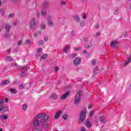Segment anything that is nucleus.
I'll list each match as a JSON object with an SVG mask.
<instances>
[{
	"mask_svg": "<svg viewBox=\"0 0 131 131\" xmlns=\"http://www.w3.org/2000/svg\"><path fill=\"white\" fill-rule=\"evenodd\" d=\"M50 118V116L46 113H40L36 116L33 121L34 126L35 127L41 125L42 128L47 129L49 128L50 124L47 122Z\"/></svg>",
	"mask_w": 131,
	"mask_h": 131,
	"instance_id": "nucleus-1",
	"label": "nucleus"
},
{
	"mask_svg": "<svg viewBox=\"0 0 131 131\" xmlns=\"http://www.w3.org/2000/svg\"><path fill=\"white\" fill-rule=\"evenodd\" d=\"M81 96H82V93L81 92H78L77 93L74 99V104H75V105H78V104L80 103Z\"/></svg>",
	"mask_w": 131,
	"mask_h": 131,
	"instance_id": "nucleus-2",
	"label": "nucleus"
},
{
	"mask_svg": "<svg viewBox=\"0 0 131 131\" xmlns=\"http://www.w3.org/2000/svg\"><path fill=\"white\" fill-rule=\"evenodd\" d=\"M20 71L21 73L20 74V75L21 77H24V76H27V67H23L20 68Z\"/></svg>",
	"mask_w": 131,
	"mask_h": 131,
	"instance_id": "nucleus-3",
	"label": "nucleus"
},
{
	"mask_svg": "<svg viewBox=\"0 0 131 131\" xmlns=\"http://www.w3.org/2000/svg\"><path fill=\"white\" fill-rule=\"evenodd\" d=\"M80 120L82 122H83L85 120V117L86 116V113L85 111H82L80 113Z\"/></svg>",
	"mask_w": 131,
	"mask_h": 131,
	"instance_id": "nucleus-4",
	"label": "nucleus"
},
{
	"mask_svg": "<svg viewBox=\"0 0 131 131\" xmlns=\"http://www.w3.org/2000/svg\"><path fill=\"white\" fill-rule=\"evenodd\" d=\"M81 63V59L80 57H77L74 60V64L75 66H78Z\"/></svg>",
	"mask_w": 131,
	"mask_h": 131,
	"instance_id": "nucleus-5",
	"label": "nucleus"
},
{
	"mask_svg": "<svg viewBox=\"0 0 131 131\" xmlns=\"http://www.w3.org/2000/svg\"><path fill=\"white\" fill-rule=\"evenodd\" d=\"M47 19L48 20V25L50 27L54 26V23H53V21H52V19H53V17H52L51 16H48Z\"/></svg>",
	"mask_w": 131,
	"mask_h": 131,
	"instance_id": "nucleus-6",
	"label": "nucleus"
},
{
	"mask_svg": "<svg viewBox=\"0 0 131 131\" xmlns=\"http://www.w3.org/2000/svg\"><path fill=\"white\" fill-rule=\"evenodd\" d=\"M35 25H36V24L35 23V18H33L31 20L30 23V28H33Z\"/></svg>",
	"mask_w": 131,
	"mask_h": 131,
	"instance_id": "nucleus-7",
	"label": "nucleus"
},
{
	"mask_svg": "<svg viewBox=\"0 0 131 131\" xmlns=\"http://www.w3.org/2000/svg\"><path fill=\"white\" fill-rule=\"evenodd\" d=\"M69 95H70V92L68 91L64 95L61 96V100H65V99H66L68 97V96H69Z\"/></svg>",
	"mask_w": 131,
	"mask_h": 131,
	"instance_id": "nucleus-8",
	"label": "nucleus"
},
{
	"mask_svg": "<svg viewBox=\"0 0 131 131\" xmlns=\"http://www.w3.org/2000/svg\"><path fill=\"white\" fill-rule=\"evenodd\" d=\"M85 125L88 128L92 127V124L91 123V121L89 119L86 120Z\"/></svg>",
	"mask_w": 131,
	"mask_h": 131,
	"instance_id": "nucleus-9",
	"label": "nucleus"
},
{
	"mask_svg": "<svg viewBox=\"0 0 131 131\" xmlns=\"http://www.w3.org/2000/svg\"><path fill=\"white\" fill-rule=\"evenodd\" d=\"M5 30L6 33H9L10 32V30L11 29V26L10 25L6 24L5 25Z\"/></svg>",
	"mask_w": 131,
	"mask_h": 131,
	"instance_id": "nucleus-10",
	"label": "nucleus"
},
{
	"mask_svg": "<svg viewBox=\"0 0 131 131\" xmlns=\"http://www.w3.org/2000/svg\"><path fill=\"white\" fill-rule=\"evenodd\" d=\"M62 113V111H61V110H59L56 113V114L55 115L54 118L55 119H58V118H59V117H60V115H61V114Z\"/></svg>",
	"mask_w": 131,
	"mask_h": 131,
	"instance_id": "nucleus-11",
	"label": "nucleus"
},
{
	"mask_svg": "<svg viewBox=\"0 0 131 131\" xmlns=\"http://www.w3.org/2000/svg\"><path fill=\"white\" fill-rule=\"evenodd\" d=\"M8 111V108L6 107H4V105H0V112H3V113L5 112H7Z\"/></svg>",
	"mask_w": 131,
	"mask_h": 131,
	"instance_id": "nucleus-12",
	"label": "nucleus"
},
{
	"mask_svg": "<svg viewBox=\"0 0 131 131\" xmlns=\"http://www.w3.org/2000/svg\"><path fill=\"white\" fill-rule=\"evenodd\" d=\"M92 42H93V40L91 39L89 43L85 45V49H90V48H92L93 47V44Z\"/></svg>",
	"mask_w": 131,
	"mask_h": 131,
	"instance_id": "nucleus-13",
	"label": "nucleus"
},
{
	"mask_svg": "<svg viewBox=\"0 0 131 131\" xmlns=\"http://www.w3.org/2000/svg\"><path fill=\"white\" fill-rule=\"evenodd\" d=\"M130 62H131V56L129 55V56H128V58H127V61H126L125 62V63H124V64L123 66H124V67L127 66V65H128V63H130Z\"/></svg>",
	"mask_w": 131,
	"mask_h": 131,
	"instance_id": "nucleus-14",
	"label": "nucleus"
},
{
	"mask_svg": "<svg viewBox=\"0 0 131 131\" xmlns=\"http://www.w3.org/2000/svg\"><path fill=\"white\" fill-rule=\"evenodd\" d=\"M118 41H113L111 42L110 46L114 49H115L116 48V45L117 44Z\"/></svg>",
	"mask_w": 131,
	"mask_h": 131,
	"instance_id": "nucleus-15",
	"label": "nucleus"
},
{
	"mask_svg": "<svg viewBox=\"0 0 131 131\" xmlns=\"http://www.w3.org/2000/svg\"><path fill=\"white\" fill-rule=\"evenodd\" d=\"M48 7H49V2H48V1H45L43 3V9H48Z\"/></svg>",
	"mask_w": 131,
	"mask_h": 131,
	"instance_id": "nucleus-16",
	"label": "nucleus"
},
{
	"mask_svg": "<svg viewBox=\"0 0 131 131\" xmlns=\"http://www.w3.org/2000/svg\"><path fill=\"white\" fill-rule=\"evenodd\" d=\"M62 117L64 120H67L68 119V115L67 113H64L62 115Z\"/></svg>",
	"mask_w": 131,
	"mask_h": 131,
	"instance_id": "nucleus-17",
	"label": "nucleus"
},
{
	"mask_svg": "<svg viewBox=\"0 0 131 131\" xmlns=\"http://www.w3.org/2000/svg\"><path fill=\"white\" fill-rule=\"evenodd\" d=\"M73 18L74 19V20H75V21H76V22H80V19L79 18V17L77 15H74L73 16Z\"/></svg>",
	"mask_w": 131,
	"mask_h": 131,
	"instance_id": "nucleus-18",
	"label": "nucleus"
},
{
	"mask_svg": "<svg viewBox=\"0 0 131 131\" xmlns=\"http://www.w3.org/2000/svg\"><path fill=\"white\" fill-rule=\"evenodd\" d=\"M57 98H58V96L55 93H52L51 94V98H52L53 100H55V99H57Z\"/></svg>",
	"mask_w": 131,
	"mask_h": 131,
	"instance_id": "nucleus-19",
	"label": "nucleus"
},
{
	"mask_svg": "<svg viewBox=\"0 0 131 131\" xmlns=\"http://www.w3.org/2000/svg\"><path fill=\"white\" fill-rule=\"evenodd\" d=\"M114 14H115L116 15L118 14V13H119V8H118V7H116L114 9Z\"/></svg>",
	"mask_w": 131,
	"mask_h": 131,
	"instance_id": "nucleus-20",
	"label": "nucleus"
},
{
	"mask_svg": "<svg viewBox=\"0 0 131 131\" xmlns=\"http://www.w3.org/2000/svg\"><path fill=\"white\" fill-rule=\"evenodd\" d=\"M104 116H101V117H100V118H99V121H100V122H101V123H105V121H104Z\"/></svg>",
	"mask_w": 131,
	"mask_h": 131,
	"instance_id": "nucleus-21",
	"label": "nucleus"
},
{
	"mask_svg": "<svg viewBox=\"0 0 131 131\" xmlns=\"http://www.w3.org/2000/svg\"><path fill=\"white\" fill-rule=\"evenodd\" d=\"M10 83V81L8 80H5L3 81V83H1V85H5L6 84H8Z\"/></svg>",
	"mask_w": 131,
	"mask_h": 131,
	"instance_id": "nucleus-22",
	"label": "nucleus"
},
{
	"mask_svg": "<svg viewBox=\"0 0 131 131\" xmlns=\"http://www.w3.org/2000/svg\"><path fill=\"white\" fill-rule=\"evenodd\" d=\"M1 119H3V120H6V119H8V116L6 115H2L1 116Z\"/></svg>",
	"mask_w": 131,
	"mask_h": 131,
	"instance_id": "nucleus-23",
	"label": "nucleus"
},
{
	"mask_svg": "<svg viewBox=\"0 0 131 131\" xmlns=\"http://www.w3.org/2000/svg\"><path fill=\"white\" fill-rule=\"evenodd\" d=\"M48 58V54H44L40 57V60H42V59H47Z\"/></svg>",
	"mask_w": 131,
	"mask_h": 131,
	"instance_id": "nucleus-24",
	"label": "nucleus"
},
{
	"mask_svg": "<svg viewBox=\"0 0 131 131\" xmlns=\"http://www.w3.org/2000/svg\"><path fill=\"white\" fill-rule=\"evenodd\" d=\"M10 92H11V93H12V94H16L17 93V90H16V89H10Z\"/></svg>",
	"mask_w": 131,
	"mask_h": 131,
	"instance_id": "nucleus-25",
	"label": "nucleus"
},
{
	"mask_svg": "<svg viewBox=\"0 0 131 131\" xmlns=\"http://www.w3.org/2000/svg\"><path fill=\"white\" fill-rule=\"evenodd\" d=\"M6 60L7 61H8V62H10L11 61H13V58L11 56H7L6 57Z\"/></svg>",
	"mask_w": 131,
	"mask_h": 131,
	"instance_id": "nucleus-26",
	"label": "nucleus"
},
{
	"mask_svg": "<svg viewBox=\"0 0 131 131\" xmlns=\"http://www.w3.org/2000/svg\"><path fill=\"white\" fill-rule=\"evenodd\" d=\"M23 110H24V111H26L27 110V105L26 104H24L23 105Z\"/></svg>",
	"mask_w": 131,
	"mask_h": 131,
	"instance_id": "nucleus-27",
	"label": "nucleus"
},
{
	"mask_svg": "<svg viewBox=\"0 0 131 131\" xmlns=\"http://www.w3.org/2000/svg\"><path fill=\"white\" fill-rule=\"evenodd\" d=\"M31 42V41L30 39L26 40L25 41V43L26 45H27V46H28V45H30Z\"/></svg>",
	"mask_w": 131,
	"mask_h": 131,
	"instance_id": "nucleus-28",
	"label": "nucleus"
},
{
	"mask_svg": "<svg viewBox=\"0 0 131 131\" xmlns=\"http://www.w3.org/2000/svg\"><path fill=\"white\" fill-rule=\"evenodd\" d=\"M95 113L94 111H92L91 112H90L89 116L90 117H93V116H94V114Z\"/></svg>",
	"mask_w": 131,
	"mask_h": 131,
	"instance_id": "nucleus-29",
	"label": "nucleus"
},
{
	"mask_svg": "<svg viewBox=\"0 0 131 131\" xmlns=\"http://www.w3.org/2000/svg\"><path fill=\"white\" fill-rule=\"evenodd\" d=\"M69 48V46L66 47V48L62 51V53H67V50Z\"/></svg>",
	"mask_w": 131,
	"mask_h": 131,
	"instance_id": "nucleus-30",
	"label": "nucleus"
},
{
	"mask_svg": "<svg viewBox=\"0 0 131 131\" xmlns=\"http://www.w3.org/2000/svg\"><path fill=\"white\" fill-rule=\"evenodd\" d=\"M41 27L42 29H46V24H45V23H42L41 25Z\"/></svg>",
	"mask_w": 131,
	"mask_h": 131,
	"instance_id": "nucleus-31",
	"label": "nucleus"
},
{
	"mask_svg": "<svg viewBox=\"0 0 131 131\" xmlns=\"http://www.w3.org/2000/svg\"><path fill=\"white\" fill-rule=\"evenodd\" d=\"M23 42V40H19L18 41V43H17V46L20 47V46H21V45H22Z\"/></svg>",
	"mask_w": 131,
	"mask_h": 131,
	"instance_id": "nucleus-32",
	"label": "nucleus"
},
{
	"mask_svg": "<svg viewBox=\"0 0 131 131\" xmlns=\"http://www.w3.org/2000/svg\"><path fill=\"white\" fill-rule=\"evenodd\" d=\"M100 35H101V32H97L95 35V37H98V36H100Z\"/></svg>",
	"mask_w": 131,
	"mask_h": 131,
	"instance_id": "nucleus-33",
	"label": "nucleus"
},
{
	"mask_svg": "<svg viewBox=\"0 0 131 131\" xmlns=\"http://www.w3.org/2000/svg\"><path fill=\"white\" fill-rule=\"evenodd\" d=\"M92 65H96L97 64V60L96 59H93L92 60Z\"/></svg>",
	"mask_w": 131,
	"mask_h": 131,
	"instance_id": "nucleus-34",
	"label": "nucleus"
},
{
	"mask_svg": "<svg viewBox=\"0 0 131 131\" xmlns=\"http://www.w3.org/2000/svg\"><path fill=\"white\" fill-rule=\"evenodd\" d=\"M0 13L1 14V15H2V16H4V15H5V10H4V9H1Z\"/></svg>",
	"mask_w": 131,
	"mask_h": 131,
	"instance_id": "nucleus-35",
	"label": "nucleus"
},
{
	"mask_svg": "<svg viewBox=\"0 0 131 131\" xmlns=\"http://www.w3.org/2000/svg\"><path fill=\"white\" fill-rule=\"evenodd\" d=\"M19 90H22L23 89H24V84L23 83L20 84L19 85Z\"/></svg>",
	"mask_w": 131,
	"mask_h": 131,
	"instance_id": "nucleus-36",
	"label": "nucleus"
},
{
	"mask_svg": "<svg viewBox=\"0 0 131 131\" xmlns=\"http://www.w3.org/2000/svg\"><path fill=\"white\" fill-rule=\"evenodd\" d=\"M91 39H89V38H84V41H85V42H87V41H89V42H90L91 41Z\"/></svg>",
	"mask_w": 131,
	"mask_h": 131,
	"instance_id": "nucleus-37",
	"label": "nucleus"
},
{
	"mask_svg": "<svg viewBox=\"0 0 131 131\" xmlns=\"http://www.w3.org/2000/svg\"><path fill=\"white\" fill-rule=\"evenodd\" d=\"M41 15H42L43 16H45V15H47V11L42 10L41 11Z\"/></svg>",
	"mask_w": 131,
	"mask_h": 131,
	"instance_id": "nucleus-38",
	"label": "nucleus"
},
{
	"mask_svg": "<svg viewBox=\"0 0 131 131\" xmlns=\"http://www.w3.org/2000/svg\"><path fill=\"white\" fill-rule=\"evenodd\" d=\"M60 6H65V5H66V3L65 2V1H62L61 2H60Z\"/></svg>",
	"mask_w": 131,
	"mask_h": 131,
	"instance_id": "nucleus-39",
	"label": "nucleus"
},
{
	"mask_svg": "<svg viewBox=\"0 0 131 131\" xmlns=\"http://www.w3.org/2000/svg\"><path fill=\"white\" fill-rule=\"evenodd\" d=\"M14 16H15V14H14V13H10L9 15V18H13L14 17Z\"/></svg>",
	"mask_w": 131,
	"mask_h": 131,
	"instance_id": "nucleus-40",
	"label": "nucleus"
},
{
	"mask_svg": "<svg viewBox=\"0 0 131 131\" xmlns=\"http://www.w3.org/2000/svg\"><path fill=\"white\" fill-rule=\"evenodd\" d=\"M5 37L6 38H10V34H9V33H7L6 34H5Z\"/></svg>",
	"mask_w": 131,
	"mask_h": 131,
	"instance_id": "nucleus-41",
	"label": "nucleus"
},
{
	"mask_svg": "<svg viewBox=\"0 0 131 131\" xmlns=\"http://www.w3.org/2000/svg\"><path fill=\"white\" fill-rule=\"evenodd\" d=\"M39 45L42 46L43 45V40H40L39 41Z\"/></svg>",
	"mask_w": 131,
	"mask_h": 131,
	"instance_id": "nucleus-42",
	"label": "nucleus"
},
{
	"mask_svg": "<svg viewBox=\"0 0 131 131\" xmlns=\"http://www.w3.org/2000/svg\"><path fill=\"white\" fill-rule=\"evenodd\" d=\"M42 50V49H41V48L38 49V50L37 51V54H39L40 53V52H41Z\"/></svg>",
	"mask_w": 131,
	"mask_h": 131,
	"instance_id": "nucleus-43",
	"label": "nucleus"
},
{
	"mask_svg": "<svg viewBox=\"0 0 131 131\" xmlns=\"http://www.w3.org/2000/svg\"><path fill=\"white\" fill-rule=\"evenodd\" d=\"M80 131H86V128L84 127H81Z\"/></svg>",
	"mask_w": 131,
	"mask_h": 131,
	"instance_id": "nucleus-44",
	"label": "nucleus"
},
{
	"mask_svg": "<svg viewBox=\"0 0 131 131\" xmlns=\"http://www.w3.org/2000/svg\"><path fill=\"white\" fill-rule=\"evenodd\" d=\"M81 47H77L75 49V51H80Z\"/></svg>",
	"mask_w": 131,
	"mask_h": 131,
	"instance_id": "nucleus-45",
	"label": "nucleus"
},
{
	"mask_svg": "<svg viewBox=\"0 0 131 131\" xmlns=\"http://www.w3.org/2000/svg\"><path fill=\"white\" fill-rule=\"evenodd\" d=\"M71 57L72 58H74V57H76V54L75 53H73L71 55Z\"/></svg>",
	"mask_w": 131,
	"mask_h": 131,
	"instance_id": "nucleus-46",
	"label": "nucleus"
},
{
	"mask_svg": "<svg viewBox=\"0 0 131 131\" xmlns=\"http://www.w3.org/2000/svg\"><path fill=\"white\" fill-rule=\"evenodd\" d=\"M48 40H49V37L48 36L44 37V40L45 41H48Z\"/></svg>",
	"mask_w": 131,
	"mask_h": 131,
	"instance_id": "nucleus-47",
	"label": "nucleus"
},
{
	"mask_svg": "<svg viewBox=\"0 0 131 131\" xmlns=\"http://www.w3.org/2000/svg\"><path fill=\"white\" fill-rule=\"evenodd\" d=\"M80 26L81 27H83L84 26V22H81L80 23Z\"/></svg>",
	"mask_w": 131,
	"mask_h": 131,
	"instance_id": "nucleus-48",
	"label": "nucleus"
},
{
	"mask_svg": "<svg viewBox=\"0 0 131 131\" xmlns=\"http://www.w3.org/2000/svg\"><path fill=\"white\" fill-rule=\"evenodd\" d=\"M58 70H59V68L58 67H56L55 69V72H57V71H58Z\"/></svg>",
	"mask_w": 131,
	"mask_h": 131,
	"instance_id": "nucleus-49",
	"label": "nucleus"
},
{
	"mask_svg": "<svg viewBox=\"0 0 131 131\" xmlns=\"http://www.w3.org/2000/svg\"><path fill=\"white\" fill-rule=\"evenodd\" d=\"M95 28L98 29L99 28V24H96L95 25Z\"/></svg>",
	"mask_w": 131,
	"mask_h": 131,
	"instance_id": "nucleus-50",
	"label": "nucleus"
},
{
	"mask_svg": "<svg viewBox=\"0 0 131 131\" xmlns=\"http://www.w3.org/2000/svg\"><path fill=\"white\" fill-rule=\"evenodd\" d=\"M82 18L84 19H86V15H85V14H84V15L83 16Z\"/></svg>",
	"mask_w": 131,
	"mask_h": 131,
	"instance_id": "nucleus-51",
	"label": "nucleus"
},
{
	"mask_svg": "<svg viewBox=\"0 0 131 131\" xmlns=\"http://www.w3.org/2000/svg\"><path fill=\"white\" fill-rule=\"evenodd\" d=\"M5 102H6V103H8V102H9V99H8V98H5Z\"/></svg>",
	"mask_w": 131,
	"mask_h": 131,
	"instance_id": "nucleus-52",
	"label": "nucleus"
},
{
	"mask_svg": "<svg viewBox=\"0 0 131 131\" xmlns=\"http://www.w3.org/2000/svg\"><path fill=\"white\" fill-rule=\"evenodd\" d=\"M12 3H14L15 4V3H17V2H18V0H12Z\"/></svg>",
	"mask_w": 131,
	"mask_h": 131,
	"instance_id": "nucleus-53",
	"label": "nucleus"
},
{
	"mask_svg": "<svg viewBox=\"0 0 131 131\" xmlns=\"http://www.w3.org/2000/svg\"><path fill=\"white\" fill-rule=\"evenodd\" d=\"M86 53H88V51L86 50H83V54H86Z\"/></svg>",
	"mask_w": 131,
	"mask_h": 131,
	"instance_id": "nucleus-54",
	"label": "nucleus"
},
{
	"mask_svg": "<svg viewBox=\"0 0 131 131\" xmlns=\"http://www.w3.org/2000/svg\"><path fill=\"white\" fill-rule=\"evenodd\" d=\"M34 37H36V36H37V33H35L34 34Z\"/></svg>",
	"mask_w": 131,
	"mask_h": 131,
	"instance_id": "nucleus-55",
	"label": "nucleus"
},
{
	"mask_svg": "<svg viewBox=\"0 0 131 131\" xmlns=\"http://www.w3.org/2000/svg\"><path fill=\"white\" fill-rule=\"evenodd\" d=\"M3 30V26L0 25V31H2Z\"/></svg>",
	"mask_w": 131,
	"mask_h": 131,
	"instance_id": "nucleus-56",
	"label": "nucleus"
},
{
	"mask_svg": "<svg viewBox=\"0 0 131 131\" xmlns=\"http://www.w3.org/2000/svg\"><path fill=\"white\" fill-rule=\"evenodd\" d=\"M4 103V101L3 100H0V104H3Z\"/></svg>",
	"mask_w": 131,
	"mask_h": 131,
	"instance_id": "nucleus-57",
	"label": "nucleus"
},
{
	"mask_svg": "<svg viewBox=\"0 0 131 131\" xmlns=\"http://www.w3.org/2000/svg\"><path fill=\"white\" fill-rule=\"evenodd\" d=\"M7 53H8V54H10V53H11V50H7Z\"/></svg>",
	"mask_w": 131,
	"mask_h": 131,
	"instance_id": "nucleus-58",
	"label": "nucleus"
},
{
	"mask_svg": "<svg viewBox=\"0 0 131 131\" xmlns=\"http://www.w3.org/2000/svg\"><path fill=\"white\" fill-rule=\"evenodd\" d=\"M13 25H14V26H16V25H17V22H14V23H13Z\"/></svg>",
	"mask_w": 131,
	"mask_h": 131,
	"instance_id": "nucleus-59",
	"label": "nucleus"
},
{
	"mask_svg": "<svg viewBox=\"0 0 131 131\" xmlns=\"http://www.w3.org/2000/svg\"><path fill=\"white\" fill-rule=\"evenodd\" d=\"M88 108H89V109H91V108H92V105H89Z\"/></svg>",
	"mask_w": 131,
	"mask_h": 131,
	"instance_id": "nucleus-60",
	"label": "nucleus"
},
{
	"mask_svg": "<svg viewBox=\"0 0 131 131\" xmlns=\"http://www.w3.org/2000/svg\"><path fill=\"white\" fill-rule=\"evenodd\" d=\"M82 2H83L84 3H86V0H81Z\"/></svg>",
	"mask_w": 131,
	"mask_h": 131,
	"instance_id": "nucleus-61",
	"label": "nucleus"
},
{
	"mask_svg": "<svg viewBox=\"0 0 131 131\" xmlns=\"http://www.w3.org/2000/svg\"><path fill=\"white\" fill-rule=\"evenodd\" d=\"M37 17H39V13H38L37 14Z\"/></svg>",
	"mask_w": 131,
	"mask_h": 131,
	"instance_id": "nucleus-62",
	"label": "nucleus"
},
{
	"mask_svg": "<svg viewBox=\"0 0 131 131\" xmlns=\"http://www.w3.org/2000/svg\"><path fill=\"white\" fill-rule=\"evenodd\" d=\"M0 6H2V2L0 0Z\"/></svg>",
	"mask_w": 131,
	"mask_h": 131,
	"instance_id": "nucleus-63",
	"label": "nucleus"
},
{
	"mask_svg": "<svg viewBox=\"0 0 131 131\" xmlns=\"http://www.w3.org/2000/svg\"><path fill=\"white\" fill-rule=\"evenodd\" d=\"M0 131H3V129H0Z\"/></svg>",
	"mask_w": 131,
	"mask_h": 131,
	"instance_id": "nucleus-64",
	"label": "nucleus"
}]
</instances>
